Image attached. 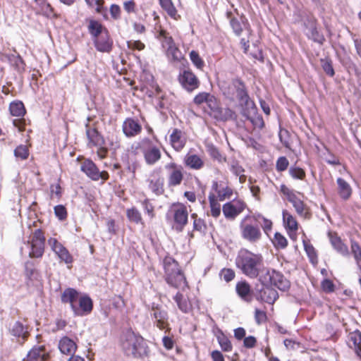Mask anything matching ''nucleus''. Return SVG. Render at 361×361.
I'll use <instances>...</instances> for the list:
<instances>
[{
	"mask_svg": "<svg viewBox=\"0 0 361 361\" xmlns=\"http://www.w3.org/2000/svg\"><path fill=\"white\" fill-rule=\"evenodd\" d=\"M121 347L126 355L133 357H143L149 353V348L145 339L131 330L123 334Z\"/></svg>",
	"mask_w": 361,
	"mask_h": 361,
	"instance_id": "obj_1",
	"label": "nucleus"
},
{
	"mask_svg": "<svg viewBox=\"0 0 361 361\" xmlns=\"http://www.w3.org/2000/svg\"><path fill=\"white\" fill-rule=\"evenodd\" d=\"M235 264L242 272L250 278H256L263 264V257L260 254H255L247 250L239 252Z\"/></svg>",
	"mask_w": 361,
	"mask_h": 361,
	"instance_id": "obj_2",
	"label": "nucleus"
},
{
	"mask_svg": "<svg viewBox=\"0 0 361 361\" xmlns=\"http://www.w3.org/2000/svg\"><path fill=\"white\" fill-rule=\"evenodd\" d=\"M165 280L170 286L184 290L188 286L185 277L178 267V263L171 257H166L164 259Z\"/></svg>",
	"mask_w": 361,
	"mask_h": 361,
	"instance_id": "obj_3",
	"label": "nucleus"
},
{
	"mask_svg": "<svg viewBox=\"0 0 361 361\" xmlns=\"http://www.w3.org/2000/svg\"><path fill=\"white\" fill-rule=\"evenodd\" d=\"M281 192L286 196L287 200L292 204L295 208L296 213L304 219H309L310 213L309 208L304 203L303 195L299 192H296L289 189L285 185H281L280 188Z\"/></svg>",
	"mask_w": 361,
	"mask_h": 361,
	"instance_id": "obj_4",
	"label": "nucleus"
},
{
	"mask_svg": "<svg viewBox=\"0 0 361 361\" xmlns=\"http://www.w3.org/2000/svg\"><path fill=\"white\" fill-rule=\"evenodd\" d=\"M44 249V237L39 229L35 230L30 241L25 243L21 247V252H27L30 257H41Z\"/></svg>",
	"mask_w": 361,
	"mask_h": 361,
	"instance_id": "obj_5",
	"label": "nucleus"
},
{
	"mask_svg": "<svg viewBox=\"0 0 361 361\" xmlns=\"http://www.w3.org/2000/svg\"><path fill=\"white\" fill-rule=\"evenodd\" d=\"M263 283H270L277 287L281 290H286L290 287V282L283 275L275 270H267L265 274L261 279Z\"/></svg>",
	"mask_w": 361,
	"mask_h": 361,
	"instance_id": "obj_6",
	"label": "nucleus"
},
{
	"mask_svg": "<svg viewBox=\"0 0 361 361\" xmlns=\"http://www.w3.org/2000/svg\"><path fill=\"white\" fill-rule=\"evenodd\" d=\"M149 314L154 326L161 330L169 329V314L161 307L153 305Z\"/></svg>",
	"mask_w": 361,
	"mask_h": 361,
	"instance_id": "obj_7",
	"label": "nucleus"
},
{
	"mask_svg": "<svg viewBox=\"0 0 361 361\" xmlns=\"http://www.w3.org/2000/svg\"><path fill=\"white\" fill-rule=\"evenodd\" d=\"M176 228L182 231L188 223V212L185 205L182 203L173 204L171 207Z\"/></svg>",
	"mask_w": 361,
	"mask_h": 361,
	"instance_id": "obj_8",
	"label": "nucleus"
},
{
	"mask_svg": "<svg viewBox=\"0 0 361 361\" xmlns=\"http://www.w3.org/2000/svg\"><path fill=\"white\" fill-rule=\"evenodd\" d=\"M80 169L93 180H98L99 179L106 180L109 178V174L106 171L100 172L95 164L89 159L85 160L81 164Z\"/></svg>",
	"mask_w": 361,
	"mask_h": 361,
	"instance_id": "obj_9",
	"label": "nucleus"
},
{
	"mask_svg": "<svg viewBox=\"0 0 361 361\" xmlns=\"http://www.w3.org/2000/svg\"><path fill=\"white\" fill-rule=\"evenodd\" d=\"M48 244L53 252L61 261L64 262L68 267L72 264L73 259L68 250L56 238H51L48 240Z\"/></svg>",
	"mask_w": 361,
	"mask_h": 361,
	"instance_id": "obj_10",
	"label": "nucleus"
},
{
	"mask_svg": "<svg viewBox=\"0 0 361 361\" xmlns=\"http://www.w3.org/2000/svg\"><path fill=\"white\" fill-rule=\"evenodd\" d=\"M245 208V204L242 200H237L224 204L222 212L226 219L233 220L243 212Z\"/></svg>",
	"mask_w": 361,
	"mask_h": 361,
	"instance_id": "obj_11",
	"label": "nucleus"
},
{
	"mask_svg": "<svg viewBox=\"0 0 361 361\" xmlns=\"http://www.w3.org/2000/svg\"><path fill=\"white\" fill-rule=\"evenodd\" d=\"M242 237L250 243H255L262 237V233L257 226L245 224L243 220L240 226Z\"/></svg>",
	"mask_w": 361,
	"mask_h": 361,
	"instance_id": "obj_12",
	"label": "nucleus"
},
{
	"mask_svg": "<svg viewBox=\"0 0 361 361\" xmlns=\"http://www.w3.org/2000/svg\"><path fill=\"white\" fill-rule=\"evenodd\" d=\"M179 82L188 92H192L197 89L200 82L195 75L190 71H184L179 75Z\"/></svg>",
	"mask_w": 361,
	"mask_h": 361,
	"instance_id": "obj_13",
	"label": "nucleus"
},
{
	"mask_svg": "<svg viewBox=\"0 0 361 361\" xmlns=\"http://www.w3.org/2000/svg\"><path fill=\"white\" fill-rule=\"evenodd\" d=\"M283 223L288 234L292 239L296 238L297 231L298 230V223L295 217L287 210L282 212Z\"/></svg>",
	"mask_w": 361,
	"mask_h": 361,
	"instance_id": "obj_14",
	"label": "nucleus"
},
{
	"mask_svg": "<svg viewBox=\"0 0 361 361\" xmlns=\"http://www.w3.org/2000/svg\"><path fill=\"white\" fill-rule=\"evenodd\" d=\"M94 44L99 52L109 53L113 47V40L109 32H104L102 35L94 39Z\"/></svg>",
	"mask_w": 361,
	"mask_h": 361,
	"instance_id": "obj_15",
	"label": "nucleus"
},
{
	"mask_svg": "<svg viewBox=\"0 0 361 361\" xmlns=\"http://www.w3.org/2000/svg\"><path fill=\"white\" fill-rule=\"evenodd\" d=\"M92 310V301L87 295L80 296L78 304L73 307V312L76 316H84L89 314Z\"/></svg>",
	"mask_w": 361,
	"mask_h": 361,
	"instance_id": "obj_16",
	"label": "nucleus"
},
{
	"mask_svg": "<svg viewBox=\"0 0 361 361\" xmlns=\"http://www.w3.org/2000/svg\"><path fill=\"white\" fill-rule=\"evenodd\" d=\"M169 138L171 145L177 152L180 151L185 147L187 142L185 133L178 128L173 130Z\"/></svg>",
	"mask_w": 361,
	"mask_h": 361,
	"instance_id": "obj_17",
	"label": "nucleus"
},
{
	"mask_svg": "<svg viewBox=\"0 0 361 361\" xmlns=\"http://www.w3.org/2000/svg\"><path fill=\"white\" fill-rule=\"evenodd\" d=\"M305 35L308 38L312 39L313 41L318 42L319 44H322L324 41V37L319 33L317 31L315 20L311 18L307 21V23H305Z\"/></svg>",
	"mask_w": 361,
	"mask_h": 361,
	"instance_id": "obj_18",
	"label": "nucleus"
},
{
	"mask_svg": "<svg viewBox=\"0 0 361 361\" xmlns=\"http://www.w3.org/2000/svg\"><path fill=\"white\" fill-rule=\"evenodd\" d=\"M328 235L332 247L338 253L344 257L349 255L347 245L343 243L341 238L336 233L329 232Z\"/></svg>",
	"mask_w": 361,
	"mask_h": 361,
	"instance_id": "obj_19",
	"label": "nucleus"
},
{
	"mask_svg": "<svg viewBox=\"0 0 361 361\" xmlns=\"http://www.w3.org/2000/svg\"><path fill=\"white\" fill-rule=\"evenodd\" d=\"M141 126L132 118H127L123 124V131L127 137H133L141 131Z\"/></svg>",
	"mask_w": 361,
	"mask_h": 361,
	"instance_id": "obj_20",
	"label": "nucleus"
},
{
	"mask_svg": "<svg viewBox=\"0 0 361 361\" xmlns=\"http://www.w3.org/2000/svg\"><path fill=\"white\" fill-rule=\"evenodd\" d=\"M79 293L71 288L66 289L61 295V301L63 303H69L72 310L73 311V307L78 304V301L80 298Z\"/></svg>",
	"mask_w": 361,
	"mask_h": 361,
	"instance_id": "obj_21",
	"label": "nucleus"
},
{
	"mask_svg": "<svg viewBox=\"0 0 361 361\" xmlns=\"http://www.w3.org/2000/svg\"><path fill=\"white\" fill-rule=\"evenodd\" d=\"M212 190L215 192L216 200L219 201L230 199L233 195V190L231 188L228 186H219L217 182L213 183Z\"/></svg>",
	"mask_w": 361,
	"mask_h": 361,
	"instance_id": "obj_22",
	"label": "nucleus"
},
{
	"mask_svg": "<svg viewBox=\"0 0 361 361\" xmlns=\"http://www.w3.org/2000/svg\"><path fill=\"white\" fill-rule=\"evenodd\" d=\"M47 354L43 347L33 348L22 361H46Z\"/></svg>",
	"mask_w": 361,
	"mask_h": 361,
	"instance_id": "obj_23",
	"label": "nucleus"
},
{
	"mask_svg": "<svg viewBox=\"0 0 361 361\" xmlns=\"http://www.w3.org/2000/svg\"><path fill=\"white\" fill-rule=\"evenodd\" d=\"M348 345L356 355L361 358V334L359 331L350 332L348 335Z\"/></svg>",
	"mask_w": 361,
	"mask_h": 361,
	"instance_id": "obj_24",
	"label": "nucleus"
},
{
	"mask_svg": "<svg viewBox=\"0 0 361 361\" xmlns=\"http://www.w3.org/2000/svg\"><path fill=\"white\" fill-rule=\"evenodd\" d=\"M278 297L277 291L269 286H264L259 291L260 299L269 304H273Z\"/></svg>",
	"mask_w": 361,
	"mask_h": 361,
	"instance_id": "obj_25",
	"label": "nucleus"
},
{
	"mask_svg": "<svg viewBox=\"0 0 361 361\" xmlns=\"http://www.w3.org/2000/svg\"><path fill=\"white\" fill-rule=\"evenodd\" d=\"M184 160L185 165L192 169L199 170L204 166L203 159L197 154H188Z\"/></svg>",
	"mask_w": 361,
	"mask_h": 361,
	"instance_id": "obj_26",
	"label": "nucleus"
},
{
	"mask_svg": "<svg viewBox=\"0 0 361 361\" xmlns=\"http://www.w3.org/2000/svg\"><path fill=\"white\" fill-rule=\"evenodd\" d=\"M164 178L159 174L152 175L149 178V188L157 195L163 192Z\"/></svg>",
	"mask_w": 361,
	"mask_h": 361,
	"instance_id": "obj_27",
	"label": "nucleus"
},
{
	"mask_svg": "<svg viewBox=\"0 0 361 361\" xmlns=\"http://www.w3.org/2000/svg\"><path fill=\"white\" fill-rule=\"evenodd\" d=\"M336 182L340 197L345 200L349 199L352 195V188L350 184L341 178H337Z\"/></svg>",
	"mask_w": 361,
	"mask_h": 361,
	"instance_id": "obj_28",
	"label": "nucleus"
},
{
	"mask_svg": "<svg viewBox=\"0 0 361 361\" xmlns=\"http://www.w3.org/2000/svg\"><path fill=\"white\" fill-rule=\"evenodd\" d=\"M59 348L63 354L68 355L74 353L77 347L73 340L68 337H63L59 341Z\"/></svg>",
	"mask_w": 361,
	"mask_h": 361,
	"instance_id": "obj_29",
	"label": "nucleus"
},
{
	"mask_svg": "<svg viewBox=\"0 0 361 361\" xmlns=\"http://www.w3.org/2000/svg\"><path fill=\"white\" fill-rule=\"evenodd\" d=\"M157 37L160 41L161 47L165 51L176 44L172 37L169 36V33L162 28H160L158 31Z\"/></svg>",
	"mask_w": 361,
	"mask_h": 361,
	"instance_id": "obj_30",
	"label": "nucleus"
},
{
	"mask_svg": "<svg viewBox=\"0 0 361 361\" xmlns=\"http://www.w3.org/2000/svg\"><path fill=\"white\" fill-rule=\"evenodd\" d=\"M173 300L176 302L178 309L183 313H188L192 308L190 300L183 296V294L177 293L173 297Z\"/></svg>",
	"mask_w": 361,
	"mask_h": 361,
	"instance_id": "obj_31",
	"label": "nucleus"
},
{
	"mask_svg": "<svg viewBox=\"0 0 361 361\" xmlns=\"http://www.w3.org/2000/svg\"><path fill=\"white\" fill-rule=\"evenodd\" d=\"M230 25L234 32V33L237 36H240L243 30L245 29L248 35L251 34V30L248 27V25L243 21L242 23L238 20V19L233 18L230 20Z\"/></svg>",
	"mask_w": 361,
	"mask_h": 361,
	"instance_id": "obj_32",
	"label": "nucleus"
},
{
	"mask_svg": "<svg viewBox=\"0 0 361 361\" xmlns=\"http://www.w3.org/2000/svg\"><path fill=\"white\" fill-rule=\"evenodd\" d=\"M88 29L90 33L94 37V38H97L99 36L103 35L104 32H109L106 27H104L99 22L94 20H91L90 21Z\"/></svg>",
	"mask_w": 361,
	"mask_h": 361,
	"instance_id": "obj_33",
	"label": "nucleus"
},
{
	"mask_svg": "<svg viewBox=\"0 0 361 361\" xmlns=\"http://www.w3.org/2000/svg\"><path fill=\"white\" fill-rule=\"evenodd\" d=\"M232 86L235 90L234 97L243 102L247 101L248 96L243 83L238 80H235L232 81Z\"/></svg>",
	"mask_w": 361,
	"mask_h": 361,
	"instance_id": "obj_34",
	"label": "nucleus"
},
{
	"mask_svg": "<svg viewBox=\"0 0 361 361\" xmlns=\"http://www.w3.org/2000/svg\"><path fill=\"white\" fill-rule=\"evenodd\" d=\"M210 207L211 215L213 217L217 218L221 214V204L216 200V195L214 192H210L208 197Z\"/></svg>",
	"mask_w": 361,
	"mask_h": 361,
	"instance_id": "obj_35",
	"label": "nucleus"
},
{
	"mask_svg": "<svg viewBox=\"0 0 361 361\" xmlns=\"http://www.w3.org/2000/svg\"><path fill=\"white\" fill-rule=\"evenodd\" d=\"M161 158L160 150L153 147L145 152V159L148 164H154Z\"/></svg>",
	"mask_w": 361,
	"mask_h": 361,
	"instance_id": "obj_36",
	"label": "nucleus"
},
{
	"mask_svg": "<svg viewBox=\"0 0 361 361\" xmlns=\"http://www.w3.org/2000/svg\"><path fill=\"white\" fill-rule=\"evenodd\" d=\"M159 4L171 18L178 20L180 16L171 0H159Z\"/></svg>",
	"mask_w": 361,
	"mask_h": 361,
	"instance_id": "obj_37",
	"label": "nucleus"
},
{
	"mask_svg": "<svg viewBox=\"0 0 361 361\" xmlns=\"http://www.w3.org/2000/svg\"><path fill=\"white\" fill-rule=\"evenodd\" d=\"M194 102L196 104H201L203 102H207L212 108L214 107L215 98L207 92H201L195 96L194 98Z\"/></svg>",
	"mask_w": 361,
	"mask_h": 361,
	"instance_id": "obj_38",
	"label": "nucleus"
},
{
	"mask_svg": "<svg viewBox=\"0 0 361 361\" xmlns=\"http://www.w3.org/2000/svg\"><path fill=\"white\" fill-rule=\"evenodd\" d=\"M236 292L244 300H248L250 298V286L245 281L238 282L236 284Z\"/></svg>",
	"mask_w": 361,
	"mask_h": 361,
	"instance_id": "obj_39",
	"label": "nucleus"
},
{
	"mask_svg": "<svg viewBox=\"0 0 361 361\" xmlns=\"http://www.w3.org/2000/svg\"><path fill=\"white\" fill-rule=\"evenodd\" d=\"M4 56L18 72H21L24 70L25 64L19 55L11 54L4 55Z\"/></svg>",
	"mask_w": 361,
	"mask_h": 361,
	"instance_id": "obj_40",
	"label": "nucleus"
},
{
	"mask_svg": "<svg viewBox=\"0 0 361 361\" xmlns=\"http://www.w3.org/2000/svg\"><path fill=\"white\" fill-rule=\"evenodd\" d=\"M254 219L258 224L262 226L264 232L269 235V232L272 229V221L270 219L265 218L262 214H256L254 216Z\"/></svg>",
	"mask_w": 361,
	"mask_h": 361,
	"instance_id": "obj_41",
	"label": "nucleus"
},
{
	"mask_svg": "<svg viewBox=\"0 0 361 361\" xmlns=\"http://www.w3.org/2000/svg\"><path fill=\"white\" fill-rule=\"evenodd\" d=\"M9 110L12 116L16 117L23 116L25 114V109L23 102L17 101L11 103Z\"/></svg>",
	"mask_w": 361,
	"mask_h": 361,
	"instance_id": "obj_42",
	"label": "nucleus"
},
{
	"mask_svg": "<svg viewBox=\"0 0 361 361\" xmlns=\"http://www.w3.org/2000/svg\"><path fill=\"white\" fill-rule=\"evenodd\" d=\"M183 173L180 169H175L169 176V185L170 186H176L181 183L183 180Z\"/></svg>",
	"mask_w": 361,
	"mask_h": 361,
	"instance_id": "obj_43",
	"label": "nucleus"
},
{
	"mask_svg": "<svg viewBox=\"0 0 361 361\" xmlns=\"http://www.w3.org/2000/svg\"><path fill=\"white\" fill-rule=\"evenodd\" d=\"M87 135L90 140V142L92 143L93 145L101 146L103 145V138L95 129H88L87 130Z\"/></svg>",
	"mask_w": 361,
	"mask_h": 361,
	"instance_id": "obj_44",
	"label": "nucleus"
},
{
	"mask_svg": "<svg viewBox=\"0 0 361 361\" xmlns=\"http://www.w3.org/2000/svg\"><path fill=\"white\" fill-rule=\"evenodd\" d=\"M11 334L17 337H21L25 339L27 336V328L25 327L20 322H16L14 323L11 328Z\"/></svg>",
	"mask_w": 361,
	"mask_h": 361,
	"instance_id": "obj_45",
	"label": "nucleus"
},
{
	"mask_svg": "<svg viewBox=\"0 0 361 361\" xmlns=\"http://www.w3.org/2000/svg\"><path fill=\"white\" fill-rule=\"evenodd\" d=\"M126 214H127L128 219L130 221L134 222L137 224H141L142 226H144V223L142 221L141 214L135 207L127 209Z\"/></svg>",
	"mask_w": 361,
	"mask_h": 361,
	"instance_id": "obj_46",
	"label": "nucleus"
},
{
	"mask_svg": "<svg viewBox=\"0 0 361 361\" xmlns=\"http://www.w3.org/2000/svg\"><path fill=\"white\" fill-rule=\"evenodd\" d=\"M165 51L170 61H179L182 59V54L176 44L169 47Z\"/></svg>",
	"mask_w": 361,
	"mask_h": 361,
	"instance_id": "obj_47",
	"label": "nucleus"
},
{
	"mask_svg": "<svg viewBox=\"0 0 361 361\" xmlns=\"http://www.w3.org/2000/svg\"><path fill=\"white\" fill-rule=\"evenodd\" d=\"M272 243L277 249H283L286 247L288 245L287 239L278 232L274 234Z\"/></svg>",
	"mask_w": 361,
	"mask_h": 361,
	"instance_id": "obj_48",
	"label": "nucleus"
},
{
	"mask_svg": "<svg viewBox=\"0 0 361 361\" xmlns=\"http://www.w3.org/2000/svg\"><path fill=\"white\" fill-rule=\"evenodd\" d=\"M14 155L17 159L25 160L29 157V149L27 145H20L14 150Z\"/></svg>",
	"mask_w": 361,
	"mask_h": 361,
	"instance_id": "obj_49",
	"label": "nucleus"
},
{
	"mask_svg": "<svg viewBox=\"0 0 361 361\" xmlns=\"http://www.w3.org/2000/svg\"><path fill=\"white\" fill-rule=\"evenodd\" d=\"M351 251L354 255L357 267L361 271V247L357 243L353 242L351 244Z\"/></svg>",
	"mask_w": 361,
	"mask_h": 361,
	"instance_id": "obj_50",
	"label": "nucleus"
},
{
	"mask_svg": "<svg viewBox=\"0 0 361 361\" xmlns=\"http://www.w3.org/2000/svg\"><path fill=\"white\" fill-rule=\"evenodd\" d=\"M85 1L90 7L94 8L97 13H101L102 15L104 14L103 0H85Z\"/></svg>",
	"mask_w": 361,
	"mask_h": 361,
	"instance_id": "obj_51",
	"label": "nucleus"
},
{
	"mask_svg": "<svg viewBox=\"0 0 361 361\" xmlns=\"http://www.w3.org/2000/svg\"><path fill=\"white\" fill-rule=\"evenodd\" d=\"M219 343L224 351L230 352L232 350V345L229 339L224 334L217 337Z\"/></svg>",
	"mask_w": 361,
	"mask_h": 361,
	"instance_id": "obj_52",
	"label": "nucleus"
},
{
	"mask_svg": "<svg viewBox=\"0 0 361 361\" xmlns=\"http://www.w3.org/2000/svg\"><path fill=\"white\" fill-rule=\"evenodd\" d=\"M190 59L192 63L199 69H202L204 66V62L198 53L195 51H192L190 53Z\"/></svg>",
	"mask_w": 361,
	"mask_h": 361,
	"instance_id": "obj_53",
	"label": "nucleus"
},
{
	"mask_svg": "<svg viewBox=\"0 0 361 361\" xmlns=\"http://www.w3.org/2000/svg\"><path fill=\"white\" fill-rule=\"evenodd\" d=\"M231 170L236 176H239V180L240 183L245 181L246 177L243 174L244 169L242 166L238 165L237 163H234L231 165Z\"/></svg>",
	"mask_w": 361,
	"mask_h": 361,
	"instance_id": "obj_54",
	"label": "nucleus"
},
{
	"mask_svg": "<svg viewBox=\"0 0 361 361\" xmlns=\"http://www.w3.org/2000/svg\"><path fill=\"white\" fill-rule=\"evenodd\" d=\"M304 247L311 262L312 264H316L317 262V256L314 247L306 243H304Z\"/></svg>",
	"mask_w": 361,
	"mask_h": 361,
	"instance_id": "obj_55",
	"label": "nucleus"
},
{
	"mask_svg": "<svg viewBox=\"0 0 361 361\" xmlns=\"http://www.w3.org/2000/svg\"><path fill=\"white\" fill-rule=\"evenodd\" d=\"M56 216L61 221H63L67 217V211L64 206L59 204L54 208Z\"/></svg>",
	"mask_w": 361,
	"mask_h": 361,
	"instance_id": "obj_56",
	"label": "nucleus"
},
{
	"mask_svg": "<svg viewBox=\"0 0 361 361\" xmlns=\"http://www.w3.org/2000/svg\"><path fill=\"white\" fill-rule=\"evenodd\" d=\"M289 173L293 178L302 180L305 177L303 169L298 167H291L289 169Z\"/></svg>",
	"mask_w": 361,
	"mask_h": 361,
	"instance_id": "obj_57",
	"label": "nucleus"
},
{
	"mask_svg": "<svg viewBox=\"0 0 361 361\" xmlns=\"http://www.w3.org/2000/svg\"><path fill=\"white\" fill-rule=\"evenodd\" d=\"M289 165V161L285 157H279L276 164V168L278 171H283L287 169Z\"/></svg>",
	"mask_w": 361,
	"mask_h": 361,
	"instance_id": "obj_58",
	"label": "nucleus"
},
{
	"mask_svg": "<svg viewBox=\"0 0 361 361\" xmlns=\"http://www.w3.org/2000/svg\"><path fill=\"white\" fill-rule=\"evenodd\" d=\"M35 1L39 5L42 13L46 15L51 13L52 8L49 4L47 3L46 0H35Z\"/></svg>",
	"mask_w": 361,
	"mask_h": 361,
	"instance_id": "obj_59",
	"label": "nucleus"
},
{
	"mask_svg": "<svg viewBox=\"0 0 361 361\" xmlns=\"http://www.w3.org/2000/svg\"><path fill=\"white\" fill-rule=\"evenodd\" d=\"M221 277L226 282L232 281L235 277V272L231 269H223L220 273Z\"/></svg>",
	"mask_w": 361,
	"mask_h": 361,
	"instance_id": "obj_60",
	"label": "nucleus"
},
{
	"mask_svg": "<svg viewBox=\"0 0 361 361\" xmlns=\"http://www.w3.org/2000/svg\"><path fill=\"white\" fill-rule=\"evenodd\" d=\"M321 63L322 68L324 71V72L330 76H334V70L333 68L331 62L326 59H322Z\"/></svg>",
	"mask_w": 361,
	"mask_h": 361,
	"instance_id": "obj_61",
	"label": "nucleus"
},
{
	"mask_svg": "<svg viewBox=\"0 0 361 361\" xmlns=\"http://www.w3.org/2000/svg\"><path fill=\"white\" fill-rule=\"evenodd\" d=\"M142 206L145 213L148 215L150 219H153L154 216V207L149 202V200H145V201H143Z\"/></svg>",
	"mask_w": 361,
	"mask_h": 361,
	"instance_id": "obj_62",
	"label": "nucleus"
},
{
	"mask_svg": "<svg viewBox=\"0 0 361 361\" xmlns=\"http://www.w3.org/2000/svg\"><path fill=\"white\" fill-rule=\"evenodd\" d=\"M192 218L194 219L193 227L194 229L198 231H203L205 228L204 221L201 219H197V214H192Z\"/></svg>",
	"mask_w": 361,
	"mask_h": 361,
	"instance_id": "obj_63",
	"label": "nucleus"
},
{
	"mask_svg": "<svg viewBox=\"0 0 361 361\" xmlns=\"http://www.w3.org/2000/svg\"><path fill=\"white\" fill-rule=\"evenodd\" d=\"M255 321L258 324L264 322L267 320V314L265 312L256 309L255 314Z\"/></svg>",
	"mask_w": 361,
	"mask_h": 361,
	"instance_id": "obj_64",
	"label": "nucleus"
}]
</instances>
